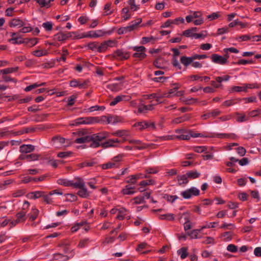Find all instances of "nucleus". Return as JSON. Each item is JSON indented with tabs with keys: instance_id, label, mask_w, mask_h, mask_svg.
Here are the masks:
<instances>
[{
	"instance_id": "obj_53",
	"label": "nucleus",
	"mask_w": 261,
	"mask_h": 261,
	"mask_svg": "<svg viewBox=\"0 0 261 261\" xmlns=\"http://www.w3.org/2000/svg\"><path fill=\"white\" fill-rule=\"evenodd\" d=\"M193 150L194 151L197 153H201V152H205L206 150V147L205 146H195L193 148Z\"/></svg>"
},
{
	"instance_id": "obj_64",
	"label": "nucleus",
	"mask_w": 261,
	"mask_h": 261,
	"mask_svg": "<svg viewBox=\"0 0 261 261\" xmlns=\"http://www.w3.org/2000/svg\"><path fill=\"white\" fill-rule=\"evenodd\" d=\"M227 249L231 252H236L237 251V247L233 244H230L227 246Z\"/></svg>"
},
{
	"instance_id": "obj_17",
	"label": "nucleus",
	"mask_w": 261,
	"mask_h": 261,
	"mask_svg": "<svg viewBox=\"0 0 261 261\" xmlns=\"http://www.w3.org/2000/svg\"><path fill=\"white\" fill-rule=\"evenodd\" d=\"M85 186V183L81 178L77 177L71 180V187L80 189L83 188Z\"/></svg>"
},
{
	"instance_id": "obj_48",
	"label": "nucleus",
	"mask_w": 261,
	"mask_h": 261,
	"mask_svg": "<svg viewBox=\"0 0 261 261\" xmlns=\"http://www.w3.org/2000/svg\"><path fill=\"white\" fill-rule=\"evenodd\" d=\"M46 53H47L46 50L41 49V50H36L34 51L32 53V54L34 56H36V57H41L44 55H45L46 54Z\"/></svg>"
},
{
	"instance_id": "obj_56",
	"label": "nucleus",
	"mask_w": 261,
	"mask_h": 261,
	"mask_svg": "<svg viewBox=\"0 0 261 261\" xmlns=\"http://www.w3.org/2000/svg\"><path fill=\"white\" fill-rule=\"evenodd\" d=\"M176 92V90L175 89H170L168 92L166 93V94L163 95V97H167V98H171L174 96V94Z\"/></svg>"
},
{
	"instance_id": "obj_8",
	"label": "nucleus",
	"mask_w": 261,
	"mask_h": 261,
	"mask_svg": "<svg viewBox=\"0 0 261 261\" xmlns=\"http://www.w3.org/2000/svg\"><path fill=\"white\" fill-rule=\"evenodd\" d=\"M120 142L121 141L118 139H111L108 140L107 141L103 143L100 142V146L103 148L117 147H118V143H120Z\"/></svg>"
},
{
	"instance_id": "obj_62",
	"label": "nucleus",
	"mask_w": 261,
	"mask_h": 261,
	"mask_svg": "<svg viewBox=\"0 0 261 261\" xmlns=\"http://www.w3.org/2000/svg\"><path fill=\"white\" fill-rule=\"evenodd\" d=\"M154 40V38L152 36L149 37H143L141 41V43L143 44H146Z\"/></svg>"
},
{
	"instance_id": "obj_13",
	"label": "nucleus",
	"mask_w": 261,
	"mask_h": 261,
	"mask_svg": "<svg viewBox=\"0 0 261 261\" xmlns=\"http://www.w3.org/2000/svg\"><path fill=\"white\" fill-rule=\"evenodd\" d=\"M39 154L36 153H32L28 155L22 154L20 155V156H19V159L21 160H27L28 161H34L38 160L39 159Z\"/></svg>"
},
{
	"instance_id": "obj_5",
	"label": "nucleus",
	"mask_w": 261,
	"mask_h": 261,
	"mask_svg": "<svg viewBox=\"0 0 261 261\" xmlns=\"http://www.w3.org/2000/svg\"><path fill=\"white\" fill-rule=\"evenodd\" d=\"M125 141H127V139L125 138H124L123 139L122 142H124ZM127 141H128V142L130 144H134L135 145L134 148L135 149H137L138 150L144 149L148 148L149 146H150V145L144 143L140 140L129 139V140H127Z\"/></svg>"
},
{
	"instance_id": "obj_3",
	"label": "nucleus",
	"mask_w": 261,
	"mask_h": 261,
	"mask_svg": "<svg viewBox=\"0 0 261 261\" xmlns=\"http://www.w3.org/2000/svg\"><path fill=\"white\" fill-rule=\"evenodd\" d=\"M99 122L100 119L98 117L79 118L75 120V124H92Z\"/></svg>"
},
{
	"instance_id": "obj_41",
	"label": "nucleus",
	"mask_w": 261,
	"mask_h": 261,
	"mask_svg": "<svg viewBox=\"0 0 261 261\" xmlns=\"http://www.w3.org/2000/svg\"><path fill=\"white\" fill-rule=\"evenodd\" d=\"M57 183L59 185H63L66 187L71 186V180H69L67 179H59L57 180Z\"/></svg>"
},
{
	"instance_id": "obj_24",
	"label": "nucleus",
	"mask_w": 261,
	"mask_h": 261,
	"mask_svg": "<svg viewBox=\"0 0 261 261\" xmlns=\"http://www.w3.org/2000/svg\"><path fill=\"white\" fill-rule=\"evenodd\" d=\"M188 178L194 179L200 177L201 173L196 170L190 171L187 172Z\"/></svg>"
},
{
	"instance_id": "obj_25",
	"label": "nucleus",
	"mask_w": 261,
	"mask_h": 261,
	"mask_svg": "<svg viewBox=\"0 0 261 261\" xmlns=\"http://www.w3.org/2000/svg\"><path fill=\"white\" fill-rule=\"evenodd\" d=\"M193 61V57H187L182 56L180 58V62L185 66H188Z\"/></svg>"
},
{
	"instance_id": "obj_19",
	"label": "nucleus",
	"mask_w": 261,
	"mask_h": 261,
	"mask_svg": "<svg viewBox=\"0 0 261 261\" xmlns=\"http://www.w3.org/2000/svg\"><path fill=\"white\" fill-rule=\"evenodd\" d=\"M128 178L129 179L126 180V182L134 184L136 183L138 179L143 178V177L142 173H139L135 175H130Z\"/></svg>"
},
{
	"instance_id": "obj_59",
	"label": "nucleus",
	"mask_w": 261,
	"mask_h": 261,
	"mask_svg": "<svg viewBox=\"0 0 261 261\" xmlns=\"http://www.w3.org/2000/svg\"><path fill=\"white\" fill-rule=\"evenodd\" d=\"M105 109V108L103 107H99L98 106H94L91 107L88 109V111L89 112H93L94 111H98V110H103Z\"/></svg>"
},
{
	"instance_id": "obj_23",
	"label": "nucleus",
	"mask_w": 261,
	"mask_h": 261,
	"mask_svg": "<svg viewBox=\"0 0 261 261\" xmlns=\"http://www.w3.org/2000/svg\"><path fill=\"white\" fill-rule=\"evenodd\" d=\"M112 135L119 137H128L129 136V132L126 130H119L112 133Z\"/></svg>"
},
{
	"instance_id": "obj_22",
	"label": "nucleus",
	"mask_w": 261,
	"mask_h": 261,
	"mask_svg": "<svg viewBox=\"0 0 261 261\" xmlns=\"http://www.w3.org/2000/svg\"><path fill=\"white\" fill-rule=\"evenodd\" d=\"M26 213L23 211H20L16 214V222L19 223H23L26 220Z\"/></svg>"
},
{
	"instance_id": "obj_38",
	"label": "nucleus",
	"mask_w": 261,
	"mask_h": 261,
	"mask_svg": "<svg viewBox=\"0 0 261 261\" xmlns=\"http://www.w3.org/2000/svg\"><path fill=\"white\" fill-rule=\"evenodd\" d=\"M249 88L247 86H233L231 88L230 91L231 92H242V91H246L247 89Z\"/></svg>"
},
{
	"instance_id": "obj_7",
	"label": "nucleus",
	"mask_w": 261,
	"mask_h": 261,
	"mask_svg": "<svg viewBox=\"0 0 261 261\" xmlns=\"http://www.w3.org/2000/svg\"><path fill=\"white\" fill-rule=\"evenodd\" d=\"M228 58L227 55L222 57L217 54H213L211 56L212 60L214 63L220 65L226 64L228 62Z\"/></svg>"
},
{
	"instance_id": "obj_51",
	"label": "nucleus",
	"mask_w": 261,
	"mask_h": 261,
	"mask_svg": "<svg viewBox=\"0 0 261 261\" xmlns=\"http://www.w3.org/2000/svg\"><path fill=\"white\" fill-rule=\"evenodd\" d=\"M154 183L155 182L153 180L149 179L141 181L139 184V185L145 187L148 185H153L154 184Z\"/></svg>"
},
{
	"instance_id": "obj_60",
	"label": "nucleus",
	"mask_w": 261,
	"mask_h": 261,
	"mask_svg": "<svg viewBox=\"0 0 261 261\" xmlns=\"http://www.w3.org/2000/svg\"><path fill=\"white\" fill-rule=\"evenodd\" d=\"M229 32V29L228 27H224L222 28H220L218 29L217 31V35H222L224 33H227Z\"/></svg>"
},
{
	"instance_id": "obj_57",
	"label": "nucleus",
	"mask_w": 261,
	"mask_h": 261,
	"mask_svg": "<svg viewBox=\"0 0 261 261\" xmlns=\"http://www.w3.org/2000/svg\"><path fill=\"white\" fill-rule=\"evenodd\" d=\"M190 138L205 137L206 136L201 133H195L192 130H189Z\"/></svg>"
},
{
	"instance_id": "obj_33",
	"label": "nucleus",
	"mask_w": 261,
	"mask_h": 261,
	"mask_svg": "<svg viewBox=\"0 0 261 261\" xmlns=\"http://www.w3.org/2000/svg\"><path fill=\"white\" fill-rule=\"evenodd\" d=\"M147 121H142L136 123L134 124L133 126L137 127L140 130H142L145 128H147Z\"/></svg>"
},
{
	"instance_id": "obj_49",
	"label": "nucleus",
	"mask_w": 261,
	"mask_h": 261,
	"mask_svg": "<svg viewBox=\"0 0 261 261\" xmlns=\"http://www.w3.org/2000/svg\"><path fill=\"white\" fill-rule=\"evenodd\" d=\"M238 116L237 118V121L239 122H242L248 120L249 116L245 115L238 114Z\"/></svg>"
},
{
	"instance_id": "obj_36",
	"label": "nucleus",
	"mask_w": 261,
	"mask_h": 261,
	"mask_svg": "<svg viewBox=\"0 0 261 261\" xmlns=\"http://www.w3.org/2000/svg\"><path fill=\"white\" fill-rule=\"evenodd\" d=\"M10 25L11 27H22L24 25L23 22L18 19H13L10 22Z\"/></svg>"
},
{
	"instance_id": "obj_29",
	"label": "nucleus",
	"mask_w": 261,
	"mask_h": 261,
	"mask_svg": "<svg viewBox=\"0 0 261 261\" xmlns=\"http://www.w3.org/2000/svg\"><path fill=\"white\" fill-rule=\"evenodd\" d=\"M159 219L161 220H166L168 221L174 220L175 217L173 214L168 213L159 216Z\"/></svg>"
},
{
	"instance_id": "obj_40",
	"label": "nucleus",
	"mask_w": 261,
	"mask_h": 261,
	"mask_svg": "<svg viewBox=\"0 0 261 261\" xmlns=\"http://www.w3.org/2000/svg\"><path fill=\"white\" fill-rule=\"evenodd\" d=\"M216 136L219 138L235 139L237 137V135L234 134H217Z\"/></svg>"
},
{
	"instance_id": "obj_46",
	"label": "nucleus",
	"mask_w": 261,
	"mask_h": 261,
	"mask_svg": "<svg viewBox=\"0 0 261 261\" xmlns=\"http://www.w3.org/2000/svg\"><path fill=\"white\" fill-rule=\"evenodd\" d=\"M133 200L134 201V203L136 204L144 203L145 202L144 200V197H142V196H139L135 197L133 199Z\"/></svg>"
},
{
	"instance_id": "obj_28",
	"label": "nucleus",
	"mask_w": 261,
	"mask_h": 261,
	"mask_svg": "<svg viewBox=\"0 0 261 261\" xmlns=\"http://www.w3.org/2000/svg\"><path fill=\"white\" fill-rule=\"evenodd\" d=\"M134 189L135 187L127 185L125 188L122 189V193L124 195H132L135 193Z\"/></svg>"
},
{
	"instance_id": "obj_45",
	"label": "nucleus",
	"mask_w": 261,
	"mask_h": 261,
	"mask_svg": "<svg viewBox=\"0 0 261 261\" xmlns=\"http://www.w3.org/2000/svg\"><path fill=\"white\" fill-rule=\"evenodd\" d=\"M180 99L181 101L184 102L186 105H191L197 101L196 99H194L193 98H191L190 99L181 98Z\"/></svg>"
},
{
	"instance_id": "obj_31",
	"label": "nucleus",
	"mask_w": 261,
	"mask_h": 261,
	"mask_svg": "<svg viewBox=\"0 0 261 261\" xmlns=\"http://www.w3.org/2000/svg\"><path fill=\"white\" fill-rule=\"evenodd\" d=\"M116 167H117V164L114 163V162H112V160L106 164L101 165V168L103 169H108Z\"/></svg>"
},
{
	"instance_id": "obj_50",
	"label": "nucleus",
	"mask_w": 261,
	"mask_h": 261,
	"mask_svg": "<svg viewBox=\"0 0 261 261\" xmlns=\"http://www.w3.org/2000/svg\"><path fill=\"white\" fill-rule=\"evenodd\" d=\"M236 101L235 99H230L225 101L223 103L222 106L224 107H230L236 104Z\"/></svg>"
},
{
	"instance_id": "obj_27",
	"label": "nucleus",
	"mask_w": 261,
	"mask_h": 261,
	"mask_svg": "<svg viewBox=\"0 0 261 261\" xmlns=\"http://www.w3.org/2000/svg\"><path fill=\"white\" fill-rule=\"evenodd\" d=\"M127 211L123 208L121 207L118 208V215L117 216V219L119 220H123L124 216L127 215Z\"/></svg>"
},
{
	"instance_id": "obj_15",
	"label": "nucleus",
	"mask_w": 261,
	"mask_h": 261,
	"mask_svg": "<svg viewBox=\"0 0 261 261\" xmlns=\"http://www.w3.org/2000/svg\"><path fill=\"white\" fill-rule=\"evenodd\" d=\"M156 104H151L149 105H142L138 108V112L140 113H145L149 111H151L154 109V107Z\"/></svg>"
},
{
	"instance_id": "obj_12",
	"label": "nucleus",
	"mask_w": 261,
	"mask_h": 261,
	"mask_svg": "<svg viewBox=\"0 0 261 261\" xmlns=\"http://www.w3.org/2000/svg\"><path fill=\"white\" fill-rule=\"evenodd\" d=\"M109 32H105L102 30H97L96 31H90L87 33V37L98 38L105 36Z\"/></svg>"
},
{
	"instance_id": "obj_55",
	"label": "nucleus",
	"mask_w": 261,
	"mask_h": 261,
	"mask_svg": "<svg viewBox=\"0 0 261 261\" xmlns=\"http://www.w3.org/2000/svg\"><path fill=\"white\" fill-rule=\"evenodd\" d=\"M42 26L46 31H51L53 29V23L49 21L44 22L42 24Z\"/></svg>"
},
{
	"instance_id": "obj_54",
	"label": "nucleus",
	"mask_w": 261,
	"mask_h": 261,
	"mask_svg": "<svg viewBox=\"0 0 261 261\" xmlns=\"http://www.w3.org/2000/svg\"><path fill=\"white\" fill-rule=\"evenodd\" d=\"M24 43H26L30 45L31 46H34L36 45L38 41L37 38H32L30 39H26V41H24Z\"/></svg>"
},
{
	"instance_id": "obj_42",
	"label": "nucleus",
	"mask_w": 261,
	"mask_h": 261,
	"mask_svg": "<svg viewBox=\"0 0 261 261\" xmlns=\"http://www.w3.org/2000/svg\"><path fill=\"white\" fill-rule=\"evenodd\" d=\"M18 69V67L8 68L0 70V73L4 75L9 74L12 72H16Z\"/></svg>"
},
{
	"instance_id": "obj_26",
	"label": "nucleus",
	"mask_w": 261,
	"mask_h": 261,
	"mask_svg": "<svg viewBox=\"0 0 261 261\" xmlns=\"http://www.w3.org/2000/svg\"><path fill=\"white\" fill-rule=\"evenodd\" d=\"M197 28H192L190 29L187 30L182 32V35L187 37H194V32L197 31Z\"/></svg>"
},
{
	"instance_id": "obj_37",
	"label": "nucleus",
	"mask_w": 261,
	"mask_h": 261,
	"mask_svg": "<svg viewBox=\"0 0 261 261\" xmlns=\"http://www.w3.org/2000/svg\"><path fill=\"white\" fill-rule=\"evenodd\" d=\"M30 198L32 199H37L43 196L44 192L43 191H35L31 192L29 194Z\"/></svg>"
},
{
	"instance_id": "obj_32",
	"label": "nucleus",
	"mask_w": 261,
	"mask_h": 261,
	"mask_svg": "<svg viewBox=\"0 0 261 261\" xmlns=\"http://www.w3.org/2000/svg\"><path fill=\"white\" fill-rule=\"evenodd\" d=\"M80 189V190L77 192V195L79 196L82 198H86L89 196V193L85 186Z\"/></svg>"
},
{
	"instance_id": "obj_11",
	"label": "nucleus",
	"mask_w": 261,
	"mask_h": 261,
	"mask_svg": "<svg viewBox=\"0 0 261 261\" xmlns=\"http://www.w3.org/2000/svg\"><path fill=\"white\" fill-rule=\"evenodd\" d=\"M131 97L128 95H120L116 96L110 103L111 106H114L121 101H129Z\"/></svg>"
},
{
	"instance_id": "obj_34",
	"label": "nucleus",
	"mask_w": 261,
	"mask_h": 261,
	"mask_svg": "<svg viewBox=\"0 0 261 261\" xmlns=\"http://www.w3.org/2000/svg\"><path fill=\"white\" fill-rule=\"evenodd\" d=\"M38 213L39 211L37 209H36V208H33L32 209L31 213L28 215L29 217V219L31 221L35 220L37 218L38 215Z\"/></svg>"
},
{
	"instance_id": "obj_43",
	"label": "nucleus",
	"mask_w": 261,
	"mask_h": 261,
	"mask_svg": "<svg viewBox=\"0 0 261 261\" xmlns=\"http://www.w3.org/2000/svg\"><path fill=\"white\" fill-rule=\"evenodd\" d=\"M41 7H48L49 3L54 0H35Z\"/></svg>"
},
{
	"instance_id": "obj_9",
	"label": "nucleus",
	"mask_w": 261,
	"mask_h": 261,
	"mask_svg": "<svg viewBox=\"0 0 261 261\" xmlns=\"http://www.w3.org/2000/svg\"><path fill=\"white\" fill-rule=\"evenodd\" d=\"M113 57L117 59L122 60H126L129 57V54L121 49H117L114 52Z\"/></svg>"
},
{
	"instance_id": "obj_47",
	"label": "nucleus",
	"mask_w": 261,
	"mask_h": 261,
	"mask_svg": "<svg viewBox=\"0 0 261 261\" xmlns=\"http://www.w3.org/2000/svg\"><path fill=\"white\" fill-rule=\"evenodd\" d=\"M230 76L226 75L223 76H217L215 77V80L217 82V83L221 84V82L223 81H227L230 79Z\"/></svg>"
},
{
	"instance_id": "obj_2",
	"label": "nucleus",
	"mask_w": 261,
	"mask_h": 261,
	"mask_svg": "<svg viewBox=\"0 0 261 261\" xmlns=\"http://www.w3.org/2000/svg\"><path fill=\"white\" fill-rule=\"evenodd\" d=\"M116 42L115 40H108L100 43L98 42H91L87 44L88 48L92 51L98 53L106 51L109 47L115 46Z\"/></svg>"
},
{
	"instance_id": "obj_35",
	"label": "nucleus",
	"mask_w": 261,
	"mask_h": 261,
	"mask_svg": "<svg viewBox=\"0 0 261 261\" xmlns=\"http://www.w3.org/2000/svg\"><path fill=\"white\" fill-rule=\"evenodd\" d=\"M54 40L58 41L66 40L65 34L63 32H60L54 36Z\"/></svg>"
},
{
	"instance_id": "obj_61",
	"label": "nucleus",
	"mask_w": 261,
	"mask_h": 261,
	"mask_svg": "<svg viewBox=\"0 0 261 261\" xmlns=\"http://www.w3.org/2000/svg\"><path fill=\"white\" fill-rule=\"evenodd\" d=\"M52 140L54 142L57 141L60 143L61 144H63L65 143V139L64 138L56 136L53 138Z\"/></svg>"
},
{
	"instance_id": "obj_1",
	"label": "nucleus",
	"mask_w": 261,
	"mask_h": 261,
	"mask_svg": "<svg viewBox=\"0 0 261 261\" xmlns=\"http://www.w3.org/2000/svg\"><path fill=\"white\" fill-rule=\"evenodd\" d=\"M110 137V134L107 132H102L97 134L85 136L75 140V142L82 144L86 142H91L90 147L97 148L100 146V142Z\"/></svg>"
},
{
	"instance_id": "obj_4",
	"label": "nucleus",
	"mask_w": 261,
	"mask_h": 261,
	"mask_svg": "<svg viewBox=\"0 0 261 261\" xmlns=\"http://www.w3.org/2000/svg\"><path fill=\"white\" fill-rule=\"evenodd\" d=\"M200 194V191L195 187H192L181 193V195L185 199H189L193 196H196Z\"/></svg>"
},
{
	"instance_id": "obj_21",
	"label": "nucleus",
	"mask_w": 261,
	"mask_h": 261,
	"mask_svg": "<svg viewBox=\"0 0 261 261\" xmlns=\"http://www.w3.org/2000/svg\"><path fill=\"white\" fill-rule=\"evenodd\" d=\"M142 22L141 18H138L131 22L130 24L127 26L128 31L130 32L138 27V25Z\"/></svg>"
},
{
	"instance_id": "obj_63",
	"label": "nucleus",
	"mask_w": 261,
	"mask_h": 261,
	"mask_svg": "<svg viewBox=\"0 0 261 261\" xmlns=\"http://www.w3.org/2000/svg\"><path fill=\"white\" fill-rule=\"evenodd\" d=\"M71 153V152L69 151L60 152L58 153V156L59 158H65L66 157L69 156Z\"/></svg>"
},
{
	"instance_id": "obj_20",
	"label": "nucleus",
	"mask_w": 261,
	"mask_h": 261,
	"mask_svg": "<svg viewBox=\"0 0 261 261\" xmlns=\"http://www.w3.org/2000/svg\"><path fill=\"white\" fill-rule=\"evenodd\" d=\"M179 185H186L189 182L188 177L187 174L181 175H178L176 177Z\"/></svg>"
},
{
	"instance_id": "obj_18",
	"label": "nucleus",
	"mask_w": 261,
	"mask_h": 261,
	"mask_svg": "<svg viewBox=\"0 0 261 261\" xmlns=\"http://www.w3.org/2000/svg\"><path fill=\"white\" fill-rule=\"evenodd\" d=\"M191 118L190 114H186L184 116L175 118L172 120V123L174 124H179L183 122L189 120Z\"/></svg>"
},
{
	"instance_id": "obj_10",
	"label": "nucleus",
	"mask_w": 261,
	"mask_h": 261,
	"mask_svg": "<svg viewBox=\"0 0 261 261\" xmlns=\"http://www.w3.org/2000/svg\"><path fill=\"white\" fill-rule=\"evenodd\" d=\"M185 20L182 17H178L173 20H168L162 25L163 28H167L171 27L172 24L178 25L179 23H184Z\"/></svg>"
},
{
	"instance_id": "obj_58",
	"label": "nucleus",
	"mask_w": 261,
	"mask_h": 261,
	"mask_svg": "<svg viewBox=\"0 0 261 261\" xmlns=\"http://www.w3.org/2000/svg\"><path fill=\"white\" fill-rule=\"evenodd\" d=\"M67 200L69 201H74L76 200L77 197L73 194H67Z\"/></svg>"
},
{
	"instance_id": "obj_14",
	"label": "nucleus",
	"mask_w": 261,
	"mask_h": 261,
	"mask_svg": "<svg viewBox=\"0 0 261 261\" xmlns=\"http://www.w3.org/2000/svg\"><path fill=\"white\" fill-rule=\"evenodd\" d=\"M167 62L161 57L158 58L153 63L154 65L158 68L164 69L167 66Z\"/></svg>"
},
{
	"instance_id": "obj_30",
	"label": "nucleus",
	"mask_w": 261,
	"mask_h": 261,
	"mask_svg": "<svg viewBox=\"0 0 261 261\" xmlns=\"http://www.w3.org/2000/svg\"><path fill=\"white\" fill-rule=\"evenodd\" d=\"M175 138L178 140H189L190 139L189 130L187 131V133H185L183 134H181L179 135L175 136Z\"/></svg>"
},
{
	"instance_id": "obj_39",
	"label": "nucleus",
	"mask_w": 261,
	"mask_h": 261,
	"mask_svg": "<svg viewBox=\"0 0 261 261\" xmlns=\"http://www.w3.org/2000/svg\"><path fill=\"white\" fill-rule=\"evenodd\" d=\"M187 250V248L182 247L177 251V253L180 256L181 259H184L188 256Z\"/></svg>"
},
{
	"instance_id": "obj_52",
	"label": "nucleus",
	"mask_w": 261,
	"mask_h": 261,
	"mask_svg": "<svg viewBox=\"0 0 261 261\" xmlns=\"http://www.w3.org/2000/svg\"><path fill=\"white\" fill-rule=\"evenodd\" d=\"M89 242H90V240L88 238L81 240L80 241L79 244L77 246L79 248H84L88 244V243Z\"/></svg>"
},
{
	"instance_id": "obj_6",
	"label": "nucleus",
	"mask_w": 261,
	"mask_h": 261,
	"mask_svg": "<svg viewBox=\"0 0 261 261\" xmlns=\"http://www.w3.org/2000/svg\"><path fill=\"white\" fill-rule=\"evenodd\" d=\"M133 49L134 51H136L133 55L134 58L143 59L146 57V55L145 54L146 48L145 47L143 46H134L133 47Z\"/></svg>"
},
{
	"instance_id": "obj_44",
	"label": "nucleus",
	"mask_w": 261,
	"mask_h": 261,
	"mask_svg": "<svg viewBox=\"0 0 261 261\" xmlns=\"http://www.w3.org/2000/svg\"><path fill=\"white\" fill-rule=\"evenodd\" d=\"M200 231V230L194 229V230H192L190 232H188L187 234L192 239H197V238H199L198 234Z\"/></svg>"
},
{
	"instance_id": "obj_16",
	"label": "nucleus",
	"mask_w": 261,
	"mask_h": 261,
	"mask_svg": "<svg viewBox=\"0 0 261 261\" xmlns=\"http://www.w3.org/2000/svg\"><path fill=\"white\" fill-rule=\"evenodd\" d=\"M35 150V146L29 144H23L20 146V152L22 153H27L33 151Z\"/></svg>"
}]
</instances>
